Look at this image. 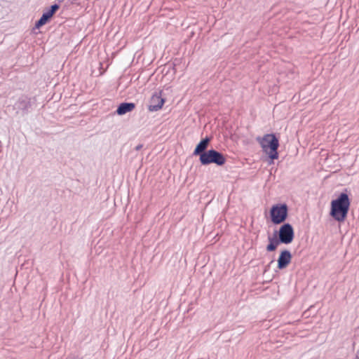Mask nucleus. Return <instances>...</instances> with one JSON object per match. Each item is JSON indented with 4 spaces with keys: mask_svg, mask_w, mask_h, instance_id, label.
<instances>
[{
    "mask_svg": "<svg viewBox=\"0 0 359 359\" xmlns=\"http://www.w3.org/2000/svg\"><path fill=\"white\" fill-rule=\"evenodd\" d=\"M256 140L260 145L263 153L271 160V163H273V161L278 158L279 140L274 134H265L263 136L257 137Z\"/></svg>",
    "mask_w": 359,
    "mask_h": 359,
    "instance_id": "1",
    "label": "nucleus"
},
{
    "mask_svg": "<svg viewBox=\"0 0 359 359\" xmlns=\"http://www.w3.org/2000/svg\"><path fill=\"white\" fill-rule=\"evenodd\" d=\"M349 205L348 195L341 194L337 198L331 202L330 214L336 221L343 222L347 217Z\"/></svg>",
    "mask_w": 359,
    "mask_h": 359,
    "instance_id": "2",
    "label": "nucleus"
},
{
    "mask_svg": "<svg viewBox=\"0 0 359 359\" xmlns=\"http://www.w3.org/2000/svg\"><path fill=\"white\" fill-rule=\"evenodd\" d=\"M200 162L203 165L215 163L217 165H222L226 162L225 157L219 152L215 150H209L205 153L201 154Z\"/></svg>",
    "mask_w": 359,
    "mask_h": 359,
    "instance_id": "3",
    "label": "nucleus"
},
{
    "mask_svg": "<svg viewBox=\"0 0 359 359\" xmlns=\"http://www.w3.org/2000/svg\"><path fill=\"white\" fill-rule=\"evenodd\" d=\"M271 222L275 224L283 223L287 217V206L286 204H276L270 210Z\"/></svg>",
    "mask_w": 359,
    "mask_h": 359,
    "instance_id": "4",
    "label": "nucleus"
},
{
    "mask_svg": "<svg viewBox=\"0 0 359 359\" xmlns=\"http://www.w3.org/2000/svg\"><path fill=\"white\" fill-rule=\"evenodd\" d=\"M294 236V229L290 224L282 225L278 231L279 241L284 244H290L292 242Z\"/></svg>",
    "mask_w": 359,
    "mask_h": 359,
    "instance_id": "5",
    "label": "nucleus"
},
{
    "mask_svg": "<svg viewBox=\"0 0 359 359\" xmlns=\"http://www.w3.org/2000/svg\"><path fill=\"white\" fill-rule=\"evenodd\" d=\"M161 91L154 93L150 100V104L149 105V110L150 111H156L160 110L164 103L165 99L162 97Z\"/></svg>",
    "mask_w": 359,
    "mask_h": 359,
    "instance_id": "6",
    "label": "nucleus"
},
{
    "mask_svg": "<svg viewBox=\"0 0 359 359\" xmlns=\"http://www.w3.org/2000/svg\"><path fill=\"white\" fill-rule=\"evenodd\" d=\"M292 261V254L287 250H282L278 258V269H284L290 264Z\"/></svg>",
    "mask_w": 359,
    "mask_h": 359,
    "instance_id": "7",
    "label": "nucleus"
},
{
    "mask_svg": "<svg viewBox=\"0 0 359 359\" xmlns=\"http://www.w3.org/2000/svg\"><path fill=\"white\" fill-rule=\"evenodd\" d=\"M59 8V6L56 4L53 5L50 7V9L46 12H45L41 18L36 22L35 27L39 29L41 26L46 24L48 20L53 17L56 11Z\"/></svg>",
    "mask_w": 359,
    "mask_h": 359,
    "instance_id": "8",
    "label": "nucleus"
},
{
    "mask_svg": "<svg viewBox=\"0 0 359 359\" xmlns=\"http://www.w3.org/2000/svg\"><path fill=\"white\" fill-rule=\"evenodd\" d=\"M210 137H205V139L202 140L196 145L194 151V154L196 156L199 155L201 156V154L205 153V150L210 144Z\"/></svg>",
    "mask_w": 359,
    "mask_h": 359,
    "instance_id": "9",
    "label": "nucleus"
},
{
    "mask_svg": "<svg viewBox=\"0 0 359 359\" xmlns=\"http://www.w3.org/2000/svg\"><path fill=\"white\" fill-rule=\"evenodd\" d=\"M135 108L133 103H122L118 107L116 112L118 115H123L128 112L133 111Z\"/></svg>",
    "mask_w": 359,
    "mask_h": 359,
    "instance_id": "10",
    "label": "nucleus"
},
{
    "mask_svg": "<svg viewBox=\"0 0 359 359\" xmlns=\"http://www.w3.org/2000/svg\"><path fill=\"white\" fill-rule=\"evenodd\" d=\"M269 244L266 246V250L272 252L276 249L280 241L272 238H269Z\"/></svg>",
    "mask_w": 359,
    "mask_h": 359,
    "instance_id": "11",
    "label": "nucleus"
},
{
    "mask_svg": "<svg viewBox=\"0 0 359 359\" xmlns=\"http://www.w3.org/2000/svg\"><path fill=\"white\" fill-rule=\"evenodd\" d=\"M141 147H142V146H138V147H137V149H140V148H141Z\"/></svg>",
    "mask_w": 359,
    "mask_h": 359,
    "instance_id": "12",
    "label": "nucleus"
}]
</instances>
